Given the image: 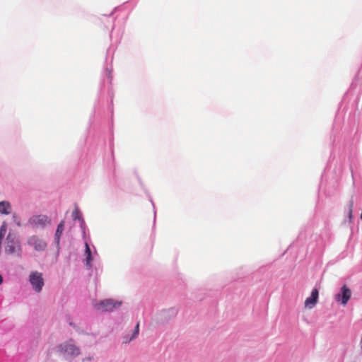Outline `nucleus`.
Here are the masks:
<instances>
[{
    "instance_id": "f257e3e1",
    "label": "nucleus",
    "mask_w": 362,
    "mask_h": 362,
    "mask_svg": "<svg viewBox=\"0 0 362 362\" xmlns=\"http://www.w3.org/2000/svg\"><path fill=\"white\" fill-rule=\"evenodd\" d=\"M4 250L6 255L22 256V245L19 236L13 232H9L4 243Z\"/></svg>"
},
{
    "instance_id": "f03ea898",
    "label": "nucleus",
    "mask_w": 362,
    "mask_h": 362,
    "mask_svg": "<svg viewBox=\"0 0 362 362\" xmlns=\"http://www.w3.org/2000/svg\"><path fill=\"white\" fill-rule=\"evenodd\" d=\"M123 304L122 300L113 298H105L96 302L94 304V308L102 313H112L117 310Z\"/></svg>"
},
{
    "instance_id": "7ed1b4c3",
    "label": "nucleus",
    "mask_w": 362,
    "mask_h": 362,
    "mask_svg": "<svg viewBox=\"0 0 362 362\" xmlns=\"http://www.w3.org/2000/svg\"><path fill=\"white\" fill-rule=\"evenodd\" d=\"M28 223L33 228L44 229L46 226L51 224V219L44 214L33 215L30 217Z\"/></svg>"
},
{
    "instance_id": "20e7f679",
    "label": "nucleus",
    "mask_w": 362,
    "mask_h": 362,
    "mask_svg": "<svg viewBox=\"0 0 362 362\" xmlns=\"http://www.w3.org/2000/svg\"><path fill=\"white\" fill-rule=\"evenodd\" d=\"M111 48H109L107 51V57L105 59V64L104 67V71L102 74V78L100 82V89H102L103 86L105 85V83L107 82L108 84H111L112 80V57L110 58V63L108 64V55L110 52Z\"/></svg>"
},
{
    "instance_id": "39448f33",
    "label": "nucleus",
    "mask_w": 362,
    "mask_h": 362,
    "mask_svg": "<svg viewBox=\"0 0 362 362\" xmlns=\"http://www.w3.org/2000/svg\"><path fill=\"white\" fill-rule=\"evenodd\" d=\"M29 282L33 289L36 293L41 292L45 285L42 274L37 271L30 272L29 275Z\"/></svg>"
},
{
    "instance_id": "423d86ee",
    "label": "nucleus",
    "mask_w": 362,
    "mask_h": 362,
    "mask_svg": "<svg viewBox=\"0 0 362 362\" xmlns=\"http://www.w3.org/2000/svg\"><path fill=\"white\" fill-rule=\"evenodd\" d=\"M28 245L37 252L45 251L47 246V243L37 235L30 236L28 239Z\"/></svg>"
},
{
    "instance_id": "0eeeda50",
    "label": "nucleus",
    "mask_w": 362,
    "mask_h": 362,
    "mask_svg": "<svg viewBox=\"0 0 362 362\" xmlns=\"http://www.w3.org/2000/svg\"><path fill=\"white\" fill-rule=\"evenodd\" d=\"M64 228H65V221L62 220L59 222V223L57 225V229H56V231L54 233V241H53V245L56 247V249H57V252H56L57 256H59V253H60V249H61L60 248V240H61L62 235L64 233Z\"/></svg>"
},
{
    "instance_id": "6e6552de",
    "label": "nucleus",
    "mask_w": 362,
    "mask_h": 362,
    "mask_svg": "<svg viewBox=\"0 0 362 362\" xmlns=\"http://www.w3.org/2000/svg\"><path fill=\"white\" fill-rule=\"evenodd\" d=\"M351 296V291L346 285H343L338 293L335 295L336 301L340 303L343 305L347 304Z\"/></svg>"
},
{
    "instance_id": "1a4fd4ad",
    "label": "nucleus",
    "mask_w": 362,
    "mask_h": 362,
    "mask_svg": "<svg viewBox=\"0 0 362 362\" xmlns=\"http://www.w3.org/2000/svg\"><path fill=\"white\" fill-rule=\"evenodd\" d=\"M319 298L318 288L315 287L310 293V296L305 300V307L308 308H313L317 303Z\"/></svg>"
},
{
    "instance_id": "9d476101",
    "label": "nucleus",
    "mask_w": 362,
    "mask_h": 362,
    "mask_svg": "<svg viewBox=\"0 0 362 362\" xmlns=\"http://www.w3.org/2000/svg\"><path fill=\"white\" fill-rule=\"evenodd\" d=\"M84 255L86 256L84 262L86 268L87 269H91L93 267L92 262L93 260V256L88 243H85Z\"/></svg>"
},
{
    "instance_id": "9b49d317",
    "label": "nucleus",
    "mask_w": 362,
    "mask_h": 362,
    "mask_svg": "<svg viewBox=\"0 0 362 362\" xmlns=\"http://www.w3.org/2000/svg\"><path fill=\"white\" fill-rule=\"evenodd\" d=\"M12 210L11 204L8 201L0 202V214L4 215H8L11 214Z\"/></svg>"
},
{
    "instance_id": "f8f14e48",
    "label": "nucleus",
    "mask_w": 362,
    "mask_h": 362,
    "mask_svg": "<svg viewBox=\"0 0 362 362\" xmlns=\"http://www.w3.org/2000/svg\"><path fill=\"white\" fill-rule=\"evenodd\" d=\"M178 314V309L175 307L170 308L168 310H164L163 315L164 317H175Z\"/></svg>"
},
{
    "instance_id": "ddd939ff",
    "label": "nucleus",
    "mask_w": 362,
    "mask_h": 362,
    "mask_svg": "<svg viewBox=\"0 0 362 362\" xmlns=\"http://www.w3.org/2000/svg\"><path fill=\"white\" fill-rule=\"evenodd\" d=\"M72 218L74 221H80L81 218H83V214L80 209L78 207H76L72 212Z\"/></svg>"
},
{
    "instance_id": "4468645a",
    "label": "nucleus",
    "mask_w": 362,
    "mask_h": 362,
    "mask_svg": "<svg viewBox=\"0 0 362 362\" xmlns=\"http://www.w3.org/2000/svg\"><path fill=\"white\" fill-rule=\"evenodd\" d=\"M81 233H82V238L84 240L85 243H88V240H90V235H89V231L87 226L84 227L83 228H81Z\"/></svg>"
},
{
    "instance_id": "2eb2a0df",
    "label": "nucleus",
    "mask_w": 362,
    "mask_h": 362,
    "mask_svg": "<svg viewBox=\"0 0 362 362\" xmlns=\"http://www.w3.org/2000/svg\"><path fill=\"white\" fill-rule=\"evenodd\" d=\"M348 206H349V211H348L349 218V221H351V219L353 218L352 213H353V207H354V201L352 199L349 201Z\"/></svg>"
},
{
    "instance_id": "dca6fc26",
    "label": "nucleus",
    "mask_w": 362,
    "mask_h": 362,
    "mask_svg": "<svg viewBox=\"0 0 362 362\" xmlns=\"http://www.w3.org/2000/svg\"><path fill=\"white\" fill-rule=\"evenodd\" d=\"M150 201H151V202L152 204V206H153V214H154L153 225L155 226V224H156V206H155L154 202H153V200L151 199H150Z\"/></svg>"
},
{
    "instance_id": "f3484780",
    "label": "nucleus",
    "mask_w": 362,
    "mask_h": 362,
    "mask_svg": "<svg viewBox=\"0 0 362 362\" xmlns=\"http://www.w3.org/2000/svg\"><path fill=\"white\" fill-rule=\"evenodd\" d=\"M78 222H79L80 228L84 229V227L87 226L83 218H81V220Z\"/></svg>"
},
{
    "instance_id": "a211bd4d",
    "label": "nucleus",
    "mask_w": 362,
    "mask_h": 362,
    "mask_svg": "<svg viewBox=\"0 0 362 362\" xmlns=\"http://www.w3.org/2000/svg\"><path fill=\"white\" fill-rule=\"evenodd\" d=\"M13 218L14 222L18 226H21V221L19 220H17V216L16 214L13 215Z\"/></svg>"
},
{
    "instance_id": "6ab92c4d",
    "label": "nucleus",
    "mask_w": 362,
    "mask_h": 362,
    "mask_svg": "<svg viewBox=\"0 0 362 362\" xmlns=\"http://www.w3.org/2000/svg\"><path fill=\"white\" fill-rule=\"evenodd\" d=\"M3 283V276L2 275L0 274V285Z\"/></svg>"
},
{
    "instance_id": "aec40b11",
    "label": "nucleus",
    "mask_w": 362,
    "mask_h": 362,
    "mask_svg": "<svg viewBox=\"0 0 362 362\" xmlns=\"http://www.w3.org/2000/svg\"><path fill=\"white\" fill-rule=\"evenodd\" d=\"M94 250H95V252H94L95 255H98V252H97V250H96V249L95 247H94Z\"/></svg>"
},
{
    "instance_id": "412c9836",
    "label": "nucleus",
    "mask_w": 362,
    "mask_h": 362,
    "mask_svg": "<svg viewBox=\"0 0 362 362\" xmlns=\"http://www.w3.org/2000/svg\"><path fill=\"white\" fill-rule=\"evenodd\" d=\"M113 14V11L110 13V16Z\"/></svg>"
}]
</instances>
